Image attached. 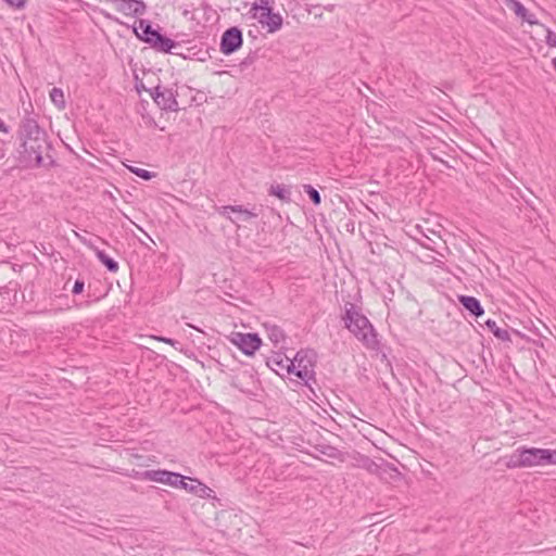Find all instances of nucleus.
I'll use <instances>...</instances> for the list:
<instances>
[{"mask_svg":"<svg viewBox=\"0 0 556 556\" xmlns=\"http://www.w3.org/2000/svg\"><path fill=\"white\" fill-rule=\"evenodd\" d=\"M17 138L21 142L20 160L25 166H43V154L50 160V164L54 162L47 153L52 148L48 135L34 117L27 115L21 121Z\"/></svg>","mask_w":556,"mask_h":556,"instance_id":"1","label":"nucleus"},{"mask_svg":"<svg viewBox=\"0 0 556 556\" xmlns=\"http://www.w3.org/2000/svg\"><path fill=\"white\" fill-rule=\"evenodd\" d=\"M345 327L368 349L376 350L379 345L375 329L368 318L356 311L355 305L348 303L343 317Z\"/></svg>","mask_w":556,"mask_h":556,"instance_id":"2","label":"nucleus"},{"mask_svg":"<svg viewBox=\"0 0 556 556\" xmlns=\"http://www.w3.org/2000/svg\"><path fill=\"white\" fill-rule=\"evenodd\" d=\"M139 26L132 27L136 37L142 42L148 43L152 49L162 53H173V49L179 47V43L154 29L149 20L140 18ZM176 55H182L180 52H174Z\"/></svg>","mask_w":556,"mask_h":556,"instance_id":"3","label":"nucleus"},{"mask_svg":"<svg viewBox=\"0 0 556 556\" xmlns=\"http://www.w3.org/2000/svg\"><path fill=\"white\" fill-rule=\"evenodd\" d=\"M317 361V354L312 349L300 350L296 352L291 362H294L295 369L291 371L298 378H300L305 386L312 388L311 381L316 382L315 378V365Z\"/></svg>","mask_w":556,"mask_h":556,"instance_id":"4","label":"nucleus"},{"mask_svg":"<svg viewBox=\"0 0 556 556\" xmlns=\"http://www.w3.org/2000/svg\"><path fill=\"white\" fill-rule=\"evenodd\" d=\"M250 13L263 26H266L269 33L277 31L282 26V17L280 14L273 12L268 0H257L252 3Z\"/></svg>","mask_w":556,"mask_h":556,"instance_id":"5","label":"nucleus"},{"mask_svg":"<svg viewBox=\"0 0 556 556\" xmlns=\"http://www.w3.org/2000/svg\"><path fill=\"white\" fill-rule=\"evenodd\" d=\"M229 341L247 356H252L261 348L262 339L255 332H231Z\"/></svg>","mask_w":556,"mask_h":556,"instance_id":"6","label":"nucleus"},{"mask_svg":"<svg viewBox=\"0 0 556 556\" xmlns=\"http://www.w3.org/2000/svg\"><path fill=\"white\" fill-rule=\"evenodd\" d=\"M146 90L161 110L169 112H178L180 110L173 89L156 86Z\"/></svg>","mask_w":556,"mask_h":556,"instance_id":"7","label":"nucleus"},{"mask_svg":"<svg viewBox=\"0 0 556 556\" xmlns=\"http://www.w3.org/2000/svg\"><path fill=\"white\" fill-rule=\"evenodd\" d=\"M243 45V35L242 30L237 27L232 26L227 28L222 37H220V43L219 49L220 52L225 55H230L235 52H237Z\"/></svg>","mask_w":556,"mask_h":556,"instance_id":"8","label":"nucleus"},{"mask_svg":"<svg viewBox=\"0 0 556 556\" xmlns=\"http://www.w3.org/2000/svg\"><path fill=\"white\" fill-rule=\"evenodd\" d=\"M266 366L280 376H282L280 370L291 374L295 369L294 362H291V358L283 356L281 353H274L273 356L267 357Z\"/></svg>","mask_w":556,"mask_h":556,"instance_id":"9","label":"nucleus"},{"mask_svg":"<svg viewBox=\"0 0 556 556\" xmlns=\"http://www.w3.org/2000/svg\"><path fill=\"white\" fill-rule=\"evenodd\" d=\"M132 478L138 480H147V481H153L159 482L163 484H167L170 471L166 469H151V470H144V471H134L131 475Z\"/></svg>","mask_w":556,"mask_h":556,"instance_id":"10","label":"nucleus"},{"mask_svg":"<svg viewBox=\"0 0 556 556\" xmlns=\"http://www.w3.org/2000/svg\"><path fill=\"white\" fill-rule=\"evenodd\" d=\"M117 11L125 15L140 16L146 13L147 5L142 0H118Z\"/></svg>","mask_w":556,"mask_h":556,"instance_id":"11","label":"nucleus"},{"mask_svg":"<svg viewBox=\"0 0 556 556\" xmlns=\"http://www.w3.org/2000/svg\"><path fill=\"white\" fill-rule=\"evenodd\" d=\"M458 302L473 317L478 318L484 314L480 301L471 295H458Z\"/></svg>","mask_w":556,"mask_h":556,"instance_id":"12","label":"nucleus"},{"mask_svg":"<svg viewBox=\"0 0 556 556\" xmlns=\"http://www.w3.org/2000/svg\"><path fill=\"white\" fill-rule=\"evenodd\" d=\"M508 7L514 11V13L522 18L523 22H527L530 25H536L539 24V21L536 20L535 15L533 13H530L521 2L517 0H508Z\"/></svg>","mask_w":556,"mask_h":556,"instance_id":"13","label":"nucleus"},{"mask_svg":"<svg viewBox=\"0 0 556 556\" xmlns=\"http://www.w3.org/2000/svg\"><path fill=\"white\" fill-rule=\"evenodd\" d=\"M190 485H189V493L194 494L202 498H210L213 497L214 491L208 488L206 484L202 483L200 480L195 478H189Z\"/></svg>","mask_w":556,"mask_h":556,"instance_id":"14","label":"nucleus"},{"mask_svg":"<svg viewBox=\"0 0 556 556\" xmlns=\"http://www.w3.org/2000/svg\"><path fill=\"white\" fill-rule=\"evenodd\" d=\"M523 456H525V464L526 467H534V466H541V456H540V448L539 447H527L521 446Z\"/></svg>","mask_w":556,"mask_h":556,"instance_id":"15","label":"nucleus"},{"mask_svg":"<svg viewBox=\"0 0 556 556\" xmlns=\"http://www.w3.org/2000/svg\"><path fill=\"white\" fill-rule=\"evenodd\" d=\"M189 478L190 477H185L179 472L170 471V477H169L167 485L176 488V489H182V490H186L187 492H189V489H188L190 485Z\"/></svg>","mask_w":556,"mask_h":556,"instance_id":"16","label":"nucleus"},{"mask_svg":"<svg viewBox=\"0 0 556 556\" xmlns=\"http://www.w3.org/2000/svg\"><path fill=\"white\" fill-rule=\"evenodd\" d=\"M264 327L266 329L268 339L275 345H277L278 343H280L281 341H283L286 339L285 331L281 329V327L277 326V325H269V324H265Z\"/></svg>","mask_w":556,"mask_h":556,"instance_id":"17","label":"nucleus"},{"mask_svg":"<svg viewBox=\"0 0 556 556\" xmlns=\"http://www.w3.org/2000/svg\"><path fill=\"white\" fill-rule=\"evenodd\" d=\"M506 467L509 469L526 468L522 447H518L507 459Z\"/></svg>","mask_w":556,"mask_h":556,"instance_id":"18","label":"nucleus"},{"mask_svg":"<svg viewBox=\"0 0 556 556\" xmlns=\"http://www.w3.org/2000/svg\"><path fill=\"white\" fill-rule=\"evenodd\" d=\"M268 193L270 195L277 197L283 202H291V190L290 188L282 185H271Z\"/></svg>","mask_w":556,"mask_h":556,"instance_id":"19","label":"nucleus"},{"mask_svg":"<svg viewBox=\"0 0 556 556\" xmlns=\"http://www.w3.org/2000/svg\"><path fill=\"white\" fill-rule=\"evenodd\" d=\"M485 326L497 339H500L504 342L510 341L509 332L506 329L500 328L495 320L488 319L485 321Z\"/></svg>","mask_w":556,"mask_h":556,"instance_id":"20","label":"nucleus"},{"mask_svg":"<svg viewBox=\"0 0 556 556\" xmlns=\"http://www.w3.org/2000/svg\"><path fill=\"white\" fill-rule=\"evenodd\" d=\"M262 212V206L257 208L254 206L252 210L244 208L242 205H237L236 213L238 214V219L248 222L252 218H256Z\"/></svg>","mask_w":556,"mask_h":556,"instance_id":"21","label":"nucleus"},{"mask_svg":"<svg viewBox=\"0 0 556 556\" xmlns=\"http://www.w3.org/2000/svg\"><path fill=\"white\" fill-rule=\"evenodd\" d=\"M316 451L329 458L343 460L342 452L332 445L319 444L316 446Z\"/></svg>","mask_w":556,"mask_h":556,"instance_id":"22","label":"nucleus"},{"mask_svg":"<svg viewBox=\"0 0 556 556\" xmlns=\"http://www.w3.org/2000/svg\"><path fill=\"white\" fill-rule=\"evenodd\" d=\"M96 255L109 271L116 273L118 270V263L110 257L104 251L97 250Z\"/></svg>","mask_w":556,"mask_h":556,"instance_id":"23","label":"nucleus"},{"mask_svg":"<svg viewBox=\"0 0 556 556\" xmlns=\"http://www.w3.org/2000/svg\"><path fill=\"white\" fill-rule=\"evenodd\" d=\"M541 466L556 465V450L540 448Z\"/></svg>","mask_w":556,"mask_h":556,"instance_id":"24","label":"nucleus"},{"mask_svg":"<svg viewBox=\"0 0 556 556\" xmlns=\"http://www.w3.org/2000/svg\"><path fill=\"white\" fill-rule=\"evenodd\" d=\"M50 99L59 109L65 108L64 93L61 88H52V90L50 91Z\"/></svg>","mask_w":556,"mask_h":556,"instance_id":"25","label":"nucleus"},{"mask_svg":"<svg viewBox=\"0 0 556 556\" xmlns=\"http://www.w3.org/2000/svg\"><path fill=\"white\" fill-rule=\"evenodd\" d=\"M304 192L308 195L309 200L315 205H319L321 202L320 193L317 189H315L312 185H303Z\"/></svg>","mask_w":556,"mask_h":556,"instance_id":"26","label":"nucleus"},{"mask_svg":"<svg viewBox=\"0 0 556 556\" xmlns=\"http://www.w3.org/2000/svg\"><path fill=\"white\" fill-rule=\"evenodd\" d=\"M129 170L143 180H150L153 177H155V173H152L143 168L129 166Z\"/></svg>","mask_w":556,"mask_h":556,"instance_id":"27","label":"nucleus"},{"mask_svg":"<svg viewBox=\"0 0 556 556\" xmlns=\"http://www.w3.org/2000/svg\"><path fill=\"white\" fill-rule=\"evenodd\" d=\"M237 205H225L219 208V214L226 218H228L232 224H237V219H233L230 216V213H236Z\"/></svg>","mask_w":556,"mask_h":556,"instance_id":"28","label":"nucleus"},{"mask_svg":"<svg viewBox=\"0 0 556 556\" xmlns=\"http://www.w3.org/2000/svg\"><path fill=\"white\" fill-rule=\"evenodd\" d=\"M84 288H85V282H84V280L77 279V280L74 282V286H73L72 292H73V294H80V293H83Z\"/></svg>","mask_w":556,"mask_h":556,"instance_id":"29","label":"nucleus"},{"mask_svg":"<svg viewBox=\"0 0 556 556\" xmlns=\"http://www.w3.org/2000/svg\"><path fill=\"white\" fill-rule=\"evenodd\" d=\"M546 31V43L549 47H556V34H554L551 29H547Z\"/></svg>","mask_w":556,"mask_h":556,"instance_id":"30","label":"nucleus"},{"mask_svg":"<svg viewBox=\"0 0 556 556\" xmlns=\"http://www.w3.org/2000/svg\"><path fill=\"white\" fill-rule=\"evenodd\" d=\"M9 5L16 8V9H23L26 4V0H3Z\"/></svg>","mask_w":556,"mask_h":556,"instance_id":"31","label":"nucleus"},{"mask_svg":"<svg viewBox=\"0 0 556 556\" xmlns=\"http://www.w3.org/2000/svg\"><path fill=\"white\" fill-rule=\"evenodd\" d=\"M366 468L370 471V472H376L379 468V465L376 464L374 460L369 459V458H366Z\"/></svg>","mask_w":556,"mask_h":556,"instance_id":"32","label":"nucleus"},{"mask_svg":"<svg viewBox=\"0 0 556 556\" xmlns=\"http://www.w3.org/2000/svg\"><path fill=\"white\" fill-rule=\"evenodd\" d=\"M156 340L161 341V342H165L167 344H170L176 348L177 344H179L178 341L174 340V339H170V338H166V337H155Z\"/></svg>","mask_w":556,"mask_h":556,"instance_id":"33","label":"nucleus"},{"mask_svg":"<svg viewBox=\"0 0 556 556\" xmlns=\"http://www.w3.org/2000/svg\"><path fill=\"white\" fill-rule=\"evenodd\" d=\"M0 131L4 132V134L9 132V127L4 124V122L1 118H0Z\"/></svg>","mask_w":556,"mask_h":556,"instance_id":"34","label":"nucleus"},{"mask_svg":"<svg viewBox=\"0 0 556 556\" xmlns=\"http://www.w3.org/2000/svg\"><path fill=\"white\" fill-rule=\"evenodd\" d=\"M252 62H253V58H251V56H247V58L242 61L241 65H243V66H248V65L252 64Z\"/></svg>","mask_w":556,"mask_h":556,"instance_id":"35","label":"nucleus"},{"mask_svg":"<svg viewBox=\"0 0 556 556\" xmlns=\"http://www.w3.org/2000/svg\"><path fill=\"white\" fill-rule=\"evenodd\" d=\"M136 87H137L138 91H140V89H146L142 83H141V85H140V86H139V85H137Z\"/></svg>","mask_w":556,"mask_h":556,"instance_id":"36","label":"nucleus"},{"mask_svg":"<svg viewBox=\"0 0 556 556\" xmlns=\"http://www.w3.org/2000/svg\"><path fill=\"white\" fill-rule=\"evenodd\" d=\"M552 63H553L554 70L556 71V56L553 59Z\"/></svg>","mask_w":556,"mask_h":556,"instance_id":"37","label":"nucleus"}]
</instances>
